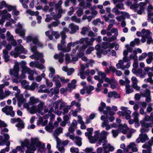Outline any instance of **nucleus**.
I'll return each instance as SVG.
<instances>
[{
	"label": "nucleus",
	"instance_id": "24",
	"mask_svg": "<svg viewBox=\"0 0 153 153\" xmlns=\"http://www.w3.org/2000/svg\"><path fill=\"white\" fill-rule=\"evenodd\" d=\"M23 71H27V73L29 74L28 76V78L29 80H33V76L34 75V72L33 70H31L30 68H29L25 69Z\"/></svg>",
	"mask_w": 153,
	"mask_h": 153
},
{
	"label": "nucleus",
	"instance_id": "28",
	"mask_svg": "<svg viewBox=\"0 0 153 153\" xmlns=\"http://www.w3.org/2000/svg\"><path fill=\"white\" fill-rule=\"evenodd\" d=\"M90 30V28L89 26L83 27L81 29L80 33L82 35H85L88 33Z\"/></svg>",
	"mask_w": 153,
	"mask_h": 153
},
{
	"label": "nucleus",
	"instance_id": "54",
	"mask_svg": "<svg viewBox=\"0 0 153 153\" xmlns=\"http://www.w3.org/2000/svg\"><path fill=\"white\" fill-rule=\"evenodd\" d=\"M88 132L85 133V136L88 137L91 136L92 135V132L93 130V128H90L87 129Z\"/></svg>",
	"mask_w": 153,
	"mask_h": 153
},
{
	"label": "nucleus",
	"instance_id": "31",
	"mask_svg": "<svg viewBox=\"0 0 153 153\" xmlns=\"http://www.w3.org/2000/svg\"><path fill=\"white\" fill-rule=\"evenodd\" d=\"M59 78V76L58 75H56L53 79V81L55 82V85L56 87L57 88H59L61 86V84L60 81L58 79Z\"/></svg>",
	"mask_w": 153,
	"mask_h": 153
},
{
	"label": "nucleus",
	"instance_id": "39",
	"mask_svg": "<svg viewBox=\"0 0 153 153\" xmlns=\"http://www.w3.org/2000/svg\"><path fill=\"white\" fill-rule=\"evenodd\" d=\"M62 70L63 71L66 72L67 73V74L68 75H71L74 71V69L73 68H71L68 69L66 66H63L62 68Z\"/></svg>",
	"mask_w": 153,
	"mask_h": 153
},
{
	"label": "nucleus",
	"instance_id": "17",
	"mask_svg": "<svg viewBox=\"0 0 153 153\" xmlns=\"http://www.w3.org/2000/svg\"><path fill=\"white\" fill-rule=\"evenodd\" d=\"M142 32L143 34L142 37L146 38L147 39V40L151 37L152 34L149 30H146L145 29H143L142 30Z\"/></svg>",
	"mask_w": 153,
	"mask_h": 153
},
{
	"label": "nucleus",
	"instance_id": "57",
	"mask_svg": "<svg viewBox=\"0 0 153 153\" xmlns=\"http://www.w3.org/2000/svg\"><path fill=\"white\" fill-rule=\"evenodd\" d=\"M18 150L22 152H24V149L21 148V147H20V146H17L15 149H13L11 152L12 153H16Z\"/></svg>",
	"mask_w": 153,
	"mask_h": 153
},
{
	"label": "nucleus",
	"instance_id": "19",
	"mask_svg": "<svg viewBox=\"0 0 153 153\" xmlns=\"http://www.w3.org/2000/svg\"><path fill=\"white\" fill-rule=\"evenodd\" d=\"M131 80L132 83V86L133 88L137 91H139L140 90V87L137 85V84L138 82V81L137 78L135 76H133L131 78Z\"/></svg>",
	"mask_w": 153,
	"mask_h": 153
},
{
	"label": "nucleus",
	"instance_id": "53",
	"mask_svg": "<svg viewBox=\"0 0 153 153\" xmlns=\"http://www.w3.org/2000/svg\"><path fill=\"white\" fill-rule=\"evenodd\" d=\"M141 95L143 97H146L151 96V92L148 89H146L144 94L141 93Z\"/></svg>",
	"mask_w": 153,
	"mask_h": 153
},
{
	"label": "nucleus",
	"instance_id": "36",
	"mask_svg": "<svg viewBox=\"0 0 153 153\" xmlns=\"http://www.w3.org/2000/svg\"><path fill=\"white\" fill-rule=\"evenodd\" d=\"M3 57L5 62H7L9 60L10 56L8 54V51L6 50H3Z\"/></svg>",
	"mask_w": 153,
	"mask_h": 153
},
{
	"label": "nucleus",
	"instance_id": "16",
	"mask_svg": "<svg viewBox=\"0 0 153 153\" xmlns=\"http://www.w3.org/2000/svg\"><path fill=\"white\" fill-rule=\"evenodd\" d=\"M30 66L31 67H35L39 69H44L45 66L42 64L39 63L38 61L31 62L30 63Z\"/></svg>",
	"mask_w": 153,
	"mask_h": 153
},
{
	"label": "nucleus",
	"instance_id": "13",
	"mask_svg": "<svg viewBox=\"0 0 153 153\" xmlns=\"http://www.w3.org/2000/svg\"><path fill=\"white\" fill-rule=\"evenodd\" d=\"M109 121L108 120L103 121L101 124V126L102 128L105 127V129L108 131L111 128H116L117 125L115 123H113L111 125L109 124Z\"/></svg>",
	"mask_w": 153,
	"mask_h": 153
},
{
	"label": "nucleus",
	"instance_id": "21",
	"mask_svg": "<svg viewBox=\"0 0 153 153\" xmlns=\"http://www.w3.org/2000/svg\"><path fill=\"white\" fill-rule=\"evenodd\" d=\"M39 100L37 98H36L33 97H30L29 100L28 104L29 105H33L39 102Z\"/></svg>",
	"mask_w": 153,
	"mask_h": 153
},
{
	"label": "nucleus",
	"instance_id": "32",
	"mask_svg": "<svg viewBox=\"0 0 153 153\" xmlns=\"http://www.w3.org/2000/svg\"><path fill=\"white\" fill-rule=\"evenodd\" d=\"M142 147L143 148L146 149V150H143L142 151V153H150L152 148L150 146H148L147 144H145L143 145Z\"/></svg>",
	"mask_w": 153,
	"mask_h": 153
},
{
	"label": "nucleus",
	"instance_id": "26",
	"mask_svg": "<svg viewBox=\"0 0 153 153\" xmlns=\"http://www.w3.org/2000/svg\"><path fill=\"white\" fill-rule=\"evenodd\" d=\"M50 119L51 120L50 122L48 125L45 127L46 130L49 132H51L52 131L54 127V126L52 125L53 122H52V120H53V119H51V118Z\"/></svg>",
	"mask_w": 153,
	"mask_h": 153
},
{
	"label": "nucleus",
	"instance_id": "23",
	"mask_svg": "<svg viewBox=\"0 0 153 153\" xmlns=\"http://www.w3.org/2000/svg\"><path fill=\"white\" fill-rule=\"evenodd\" d=\"M64 54L63 52H61L59 54H56L54 56V58L55 59H58L59 62L62 63L63 61Z\"/></svg>",
	"mask_w": 153,
	"mask_h": 153
},
{
	"label": "nucleus",
	"instance_id": "60",
	"mask_svg": "<svg viewBox=\"0 0 153 153\" xmlns=\"http://www.w3.org/2000/svg\"><path fill=\"white\" fill-rule=\"evenodd\" d=\"M29 68L26 67H23L22 68V74L20 76V78L22 79L25 78L26 77V76L25 75V74L26 73H27V71H23L24 69L26 68Z\"/></svg>",
	"mask_w": 153,
	"mask_h": 153
},
{
	"label": "nucleus",
	"instance_id": "46",
	"mask_svg": "<svg viewBox=\"0 0 153 153\" xmlns=\"http://www.w3.org/2000/svg\"><path fill=\"white\" fill-rule=\"evenodd\" d=\"M125 86L126 93L129 94L133 92V90L130 85L128 84H127Z\"/></svg>",
	"mask_w": 153,
	"mask_h": 153
},
{
	"label": "nucleus",
	"instance_id": "15",
	"mask_svg": "<svg viewBox=\"0 0 153 153\" xmlns=\"http://www.w3.org/2000/svg\"><path fill=\"white\" fill-rule=\"evenodd\" d=\"M16 97L17 99L19 107H21L23 104L24 105L25 103H26V100L23 98L22 95H20L18 96L17 95H16Z\"/></svg>",
	"mask_w": 153,
	"mask_h": 153
},
{
	"label": "nucleus",
	"instance_id": "38",
	"mask_svg": "<svg viewBox=\"0 0 153 153\" xmlns=\"http://www.w3.org/2000/svg\"><path fill=\"white\" fill-rule=\"evenodd\" d=\"M60 22L59 20L52 22L51 24L48 25V28H51L53 27H56L60 24Z\"/></svg>",
	"mask_w": 153,
	"mask_h": 153
},
{
	"label": "nucleus",
	"instance_id": "43",
	"mask_svg": "<svg viewBox=\"0 0 153 153\" xmlns=\"http://www.w3.org/2000/svg\"><path fill=\"white\" fill-rule=\"evenodd\" d=\"M18 123L16 126L18 127V130L24 128V124L23 122L20 118V120L18 121Z\"/></svg>",
	"mask_w": 153,
	"mask_h": 153
},
{
	"label": "nucleus",
	"instance_id": "9",
	"mask_svg": "<svg viewBox=\"0 0 153 153\" xmlns=\"http://www.w3.org/2000/svg\"><path fill=\"white\" fill-rule=\"evenodd\" d=\"M2 111L7 115L13 117L15 115V112L13 111V108L12 106H6L2 109Z\"/></svg>",
	"mask_w": 153,
	"mask_h": 153
},
{
	"label": "nucleus",
	"instance_id": "42",
	"mask_svg": "<svg viewBox=\"0 0 153 153\" xmlns=\"http://www.w3.org/2000/svg\"><path fill=\"white\" fill-rule=\"evenodd\" d=\"M59 90L58 89L52 88L50 89V92H49V96L51 97L53 95V94H58L59 93Z\"/></svg>",
	"mask_w": 153,
	"mask_h": 153
},
{
	"label": "nucleus",
	"instance_id": "6",
	"mask_svg": "<svg viewBox=\"0 0 153 153\" xmlns=\"http://www.w3.org/2000/svg\"><path fill=\"white\" fill-rule=\"evenodd\" d=\"M108 132L104 130L102 131L101 133H100V137L98 140V142L97 144V146H99L100 144H101L102 140H104V142L103 143V146L105 144L107 143V141L105 139L106 138V137L108 136Z\"/></svg>",
	"mask_w": 153,
	"mask_h": 153
},
{
	"label": "nucleus",
	"instance_id": "58",
	"mask_svg": "<svg viewBox=\"0 0 153 153\" xmlns=\"http://www.w3.org/2000/svg\"><path fill=\"white\" fill-rule=\"evenodd\" d=\"M62 4V1L61 0H59L58 3L55 5V8L56 10H58L59 9L61 8V5Z\"/></svg>",
	"mask_w": 153,
	"mask_h": 153
},
{
	"label": "nucleus",
	"instance_id": "11",
	"mask_svg": "<svg viewBox=\"0 0 153 153\" xmlns=\"http://www.w3.org/2000/svg\"><path fill=\"white\" fill-rule=\"evenodd\" d=\"M19 65L18 63H16L13 69L10 70V74L12 76H13L15 77H17L19 75Z\"/></svg>",
	"mask_w": 153,
	"mask_h": 153
},
{
	"label": "nucleus",
	"instance_id": "52",
	"mask_svg": "<svg viewBox=\"0 0 153 153\" xmlns=\"http://www.w3.org/2000/svg\"><path fill=\"white\" fill-rule=\"evenodd\" d=\"M121 110L123 111L125 114H130L131 113V111L130 110L128 109V108L126 107L122 106L120 108Z\"/></svg>",
	"mask_w": 153,
	"mask_h": 153
},
{
	"label": "nucleus",
	"instance_id": "30",
	"mask_svg": "<svg viewBox=\"0 0 153 153\" xmlns=\"http://www.w3.org/2000/svg\"><path fill=\"white\" fill-rule=\"evenodd\" d=\"M128 148L131 149L132 151L134 152H137L138 150L137 146L134 143H131L127 146Z\"/></svg>",
	"mask_w": 153,
	"mask_h": 153
},
{
	"label": "nucleus",
	"instance_id": "25",
	"mask_svg": "<svg viewBox=\"0 0 153 153\" xmlns=\"http://www.w3.org/2000/svg\"><path fill=\"white\" fill-rule=\"evenodd\" d=\"M153 60V52H149L148 54V58L146 59V62L148 64H150Z\"/></svg>",
	"mask_w": 153,
	"mask_h": 153
},
{
	"label": "nucleus",
	"instance_id": "1",
	"mask_svg": "<svg viewBox=\"0 0 153 153\" xmlns=\"http://www.w3.org/2000/svg\"><path fill=\"white\" fill-rule=\"evenodd\" d=\"M25 150V147L27 148L25 151L26 153H34L36 150V148H39L38 152L41 153H43L46 150L45 144L42 143L38 138L32 137L30 143L29 140L27 139H25L21 142V146H20Z\"/></svg>",
	"mask_w": 153,
	"mask_h": 153
},
{
	"label": "nucleus",
	"instance_id": "8",
	"mask_svg": "<svg viewBox=\"0 0 153 153\" xmlns=\"http://www.w3.org/2000/svg\"><path fill=\"white\" fill-rule=\"evenodd\" d=\"M15 25L18 27L15 30L16 33L17 34H19L22 38H24L26 30L22 28V25L20 22H19L17 24Z\"/></svg>",
	"mask_w": 153,
	"mask_h": 153
},
{
	"label": "nucleus",
	"instance_id": "49",
	"mask_svg": "<svg viewBox=\"0 0 153 153\" xmlns=\"http://www.w3.org/2000/svg\"><path fill=\"white\" fill-rule=\"evenodd\" d=\"M21 83L23 88L28 89L29 85L26 80H24L21 82Z\"/></svg>",
	"mask_w": 153,
	"mask_h": 153
},
{
	"label": "nucleus",
	"instance_id": "18",
	"mask_svg": "<svg viewBox=\"0 0 153 153\" xmlns=\"http://www.w3.org/2000/svg\"><path fill=\"white\" fill-rule=\"evenodd\" d=\"M56 141L57 142L56 148L61 153H64L65 152V149L64 147L61 146V141L58 137H56Z\"/></svg>",
	"mask_w": 153,
	"mask_h": 153
},
{
	"label": "nucleus",
	"instance_id": "2",
	"mask_svg": "<svg viewBox=\"0 0 153 153\" xmlns=\"http://www.w3.org/2000/svg\"><path fill=\"white\" fill-rule=\"evenodd\" d=\"M60 100H58L52 103L49 106V111L48 109H44V111L45 114L43 112L41 113V115H44L43 116L44 119H46L48 118L49 117H51V119H54L55 116L52 113V112L54 111V110H58V108L60 106Z\"/></svg>",
	"mask_w": 153,
	"mask_h": 153
},
{
	"label": "nucleus",
	"instance_id": "55",
	"mask_svg": "<svg viewBox=\"0 0 153 153\" xmlns=\"http://www.w3.org/2000/svg\"><path fill=\"white\" fill-rule=\"evenodd\" d=\"M54 9L53 7H49V6L46 5L43 8V10L45 12H47L48 11L49 12L52 11Z\"/></svg>",
	"mask_w": 153,
	"mask_h": 153
},
{
	"label": "nucleus",
	"instance_id": "41",
	"mask_svg": "<svg viewBox=\"0 0 153 153\" xmlns=\"http://www.w3.org/2000/svg\"><path fill=\"white\" fill-rule=\"evenodd\" d=\"M62 128H59L56 129L54 132L53 135L55 137L56 140V137H57V136L60 133H61L62 132Z\"/></svg>",
	"mask_w": 153,
	"mask_h": 153
},
{
	"label": "nucleus",
	"instance_id": "48",
	"mask_svg": "<svg viewBox=\"0 0 153 153\" xmlns=\"http://www.w3.org/2000/svg\"><path fill=\"white\" fill-rule=\"evenodd\" d=\"M107 111H104L103 113L105 114H107L108 113V114L111 116H113L114 114V113L113 111H110L111 110V108L110 107L108 106L107 107Z\"/></svg>",
	"mask_w": 153,
	"mask_h": 153
},
{
	"label": "nucleus",
	"instance_id": "64",
	"mask_svg": "<svg viewBox=\"0 0 153 153\" xmlns=\"http://www.w3.org/2000/svg\"><path fill=\"white\" fill-rule=\"evenodd\" d=\"M66 103L63 102L62 100H60L59 109L60 110H61L64 107L66 106Z\"/></svg>",
	"mask_w": 153,
	"mask_h": 153
},
{
	"label": "nucleus",
	"instance_id": "59",
	"mask_svg": "<svg viewBox=\"0 0 153 153\" xmlns=\"http://www.w3.org/2000/svg\"><path fill=\"white\" fill-rule=\"evenodd\" d=\"M147 54L146 53H142L139 56L138 58V60L139 61H142L145 59L147 56Z\"/></svg>",
	"mask_w": 153,
	"mask_h": 153
},
{
	"label": "nucleus",
	"instance_id": "62",
	"mask_svg": "<svg viewBox=\"0 0 153 153\" xmlns=\"http://www.w3.org/2000/svg\"><path fill=\"white\" fill-rule=\"evenodd\" d=\"M70 151L72 153H79L78 149L75 147L71 148Z\"/></svg>",
	"mask_w": 153,
	"mask_h": 153
},
{
	"label": "nucleus",
	"instance_id": "20",
	"mask_svg": "<svg viewBox=\"0 0 153 153\" xmlns=\"http://www.w3.org/2000/svg\"><path fill=\"white\" fill-rule=\"evenodd\" d=\"M69 27L70 28L71 31L70 33L71 34L75 33L77 30L79 29V27L78 26L75 25L73 23H71L69 25Z\"/></svg>",
	"mask_w": 153,
	"mask_h": 153
},
{
	"label": "nucleus",
	"instance_id": "63",
	"mask_svg": "<svg viewBox=\"0 0 153 153\" xmlns=\"http://www.w3.org/2000/svg\"><path fill=\"white\" fill-rule=\"evenodd\" d=\"M52 36H54L55 39H57L60 37V34L58 32L53 31L52 33Z\"/></svg>",
	"mask_w": 153,
	"mask_h": 153
},
{
	"label": "nucleus",
	"instance_id": "44",
	"mask_svg": "<svg viewBox=\"0 0 153 153\" xmlns=\"http://www.w3.org/2000/svg\"><path fill=\"white\" fill-rule=\"evenodd\" d=\"M76 82V81L75 79L73 80L71 83L68 84V88L73 89L75 88L76 85L75 84Z\"/></svg>",
	"mask_w": 153,
	"mask_h": 153
},
{
	"label": "nucleus",
	"instance_id": "45",
	"mask_svg": "<svg viewBox=\"0 0 153 153\" xmlns=\"http://www.w3.org/2000/svg\"><path fill=\"white\" fill-rule=\"evenodd\" d=\"M82 138L79 137H76L74 141L77 145L79 146H81L82 144Z\"/></svg>",
	"mask_w": 153,
	"mask_h": 153
},
{
	"label": "nucleus",
	"instance_id": "5",
	"mask_svg": "<svg viewBox=\"0 0 153 153\" xmlns=\"http://www.w3.org/2000/svg\"><path fill=\"white\" fill-rule=\"evenodd\" d=\"M27 42H32L33 44L36 45L39 47L42 48L43 47V44L39 40L37 36H28L26 39Z\"/></svg>",
	"mask_w": 153,
	"mask_h": 153
},
{
	"label": "nucleus",
	"instance_id": "14",
	"mask_svg": "<svg viewBox=\"0 0 153 153\" xmlns=\"http://www.w3.org/2000/svg\"><path fill=\"white\" fill-rule=\"evenodd\" d=\"M43 56V55L42 53H34V55L30 56V57L32 59H35L36 60L40 59V62L42 63H44L45 62V60L42 58Z\"/></svg>",
	"mask_w": 153,
	"mask_h": 153
},
{
	"label": "nucleus",
	"instance_id": "47",
	"mask_svg": "<svg viewBox=\"0 0 153 153\" xmlns=\"http://www.w3.org/2000/svg\"><path fill=\"white\" fill-rule=\"evenodd\" d=\"M39 85L36 82L33 83L31 85H29L28 89L31 90H34L36 88L38 87Z\"/></svg>",
	"mask_w": 153,
	"mask_h": 153
},
{
	"label": "nucleus",
	"instance_id": "61",
	"mask_svg": "<svg viewBox=\"0 0 153 153\" xmlns=\"http://www.w3.org/2000/svg\"><path fill=\"white\" fill-rule=\"evenodd\" d=\"M66 36L65 34L63 32H62L61 33V38H62V40L61 41V44L62 45L64 44L65 43V39L66 38Z\"/></svg>",
	"mask_w": 153,
	"mask_h": 153
},
{
	"label": "nucleus",
	"instance_id": "3",
	"mask_svg": "<svg viewBox=\"0 0 153 153\" xmlns=\"http://www.w3.org/2000/svg\"><path fill=\"white\" fill-rule=\"evenodd\" d=\"M27 52V51L21 45L19 46L16 47L14 51H11L10 54L11 56L16 58L19 56V54L21 53L26 54Z\"/></svg>",
	"mask_w": 153,
	"mask_h": 153
},
{
	"label": "nucleus",
	"instance_id": "34",
	"mask_svg": "<svg viewBox=\"0 0 153 153\" xmlns=\"http://www.w3.org/2000/svg\"><path fill=\"white\" fill-rule=\"evenodd\" d=\"M141 132V133L140 134V138H141V142L144 143L146 140H148L149 138L146 134H143L144 133H145L146 132Z\"/></svg>",
	"mask_w": 153,
	"mask_h": 153
},
{
	"label": "nucleus",
	"instance_id": "12",
	"mask_svg": "<svg viewBox=\"0 0 153 153\" xmlns=\"http://www.w3.org/2000/svg\"><path fill=\"white\" fill-rule=\"evenodd\" d=\"M30 106L29 105V104L25 103L24 105V107L26 108L31 114H33L38 112L37 107L36 105H32L30 107H29Z\"/></svg>",
	"mask_w": 153,
	"mask_h": 153
},
{
	"label": "nucleus",
	"instance_id": "10",
	"mask_svg": "<svg viewBox=\"0 0 153 153\" xmlns=\"http://www.w3.org/2000/svg\"><path fill=\"white\" fill-rule=\"evenodd\" d=\"M95 134L94 136L92 135L88 137L89 142L91 143H94L98 140L100 136V131H97L94 132Z\"/></svg>",
	"mask_w": 153,
	"mask_h": 153
},
{
	"label": "nucleus",
	"instance_id": "50",
	"mask_svg": "<svg viewBox=\"0 0 153 153\" xmlns=\"http://www.w3.org/2000/svg\"><path fill=\"white\" fill-rule=\"evenodd\" d=\"M139 115L137 111H135L132 114V116L134 118V121L137 122L138 121V117Z\"/></svg>",
	"mask_w": 153,
	"mask_h": 153
},
{
	"label": "nucleus",
	"instance_id": "33",
	"mask_svg": "<svg viewBox=\"0 0 153 153\" xmlns=\"http://www.w3.org/2000/svg\"><path fill=\"white\" fill-rule=\"evenodd\" d=\"M81 111V108H79L75 109L74 110H71L69 112V115L70 116L72 115L74 117L77 116L78 112H79Z\"/></svg>",
	"mask_w": 153,
	"mask_h": 153
},
{
	"label": "nucleus",
	"instance_id": "56",
	"mask_svg": "<svg viewBox=\"0 0 153 153\" xmlns=\"http://www.w3.org/2000/svg\"><path fill=\"white\" fill-rule=\"evenodd\" d=\"M71 19L72 21L76 23H79L80 22L81 20L79 18H78L76 16H72Z\"/></svg>",
	"mask_w": 153,
	"mask_h": 153
},
{
	"label": "nucleus",
	"instance_id": "27",
	"mask_svg": "<svg viewBox=\"0 0 153 153\" xmlns=\"http://www.w3.org/2000/svg\"><path fill=\"white\" fill-rule=\"evenodd\" d=\"M114 149V148L113 146L108 144L104 149V153H109L110 151H113Z\"/></svg>",
	"mask_w": 153,
	"mask_h": 153
},
{
	"label": "nucleus",
	"instance_id": "29",
	"mask_svg": "<svg viewBox=\"0 0 153 153\" xmlns=\"http://www.w3.org/2000/svg\"><path fill=\"white\" fill-rule=\"evenodd\" d=\"M78 45V42L77 41L75 42H70L68 44L67 48L65 49V52H68L71 50V47H74L76 45Z\"/></svg>",
	"mask_w": 153,
	"mask_h": 153
},
{
	"label": "nucleus",
	"instance_id": "51",
	"mask_svg": "<svg viewBox=\"0 0 153 153\" xmlns=\"http://www.w3.org/2000/svg\"><path fill=\"white\" fill-rule=\"evenodd\" d=\"M26 13L31 16L35 15L36 16H37L39 14V12L37 11H36L35 12L30 10H27L26 11Z\"/></svg>",
	"mask_w": 153,
	"mask_h": 153
},
{
	"label": "nucleus",
	"instance_id": "35",
	"mask_svg": "<svg viewBox=\"0 0 153 153\" xmlns=\"http://www.w3.org/2000/svg\"><path fill=\"white\" fill-rule=\"evenodd\" d=\"M119 128L120 130H122V132L124 134H126L127 130L129 129V128L126 124H124L123 125H120Z\"/></svg>",
	"mask_w": 153,
	"mask_h": 153
},
{
	"label": "nucleus",
	"instance_id": "40",
	"mask_svg": "<svg viewBox=\"0 0 153 153\" xmlns=\"http://www.w3.org/2000/svg\"><path fill=\"white\" fill-rule=\"evenodd\" d=\"M124 61L123 60H120L118 63L116 64V66L118 69H121L124 70Z\"/></svg>",
	"mask_w": 153,
	"mask_h": 153
},
{
	"label": "nucleus",
	"instance_id": "22",
	"mask_svg": "<svg viewBox=\"0 0 153 153\" xmlns=\"http://www.w3.org/2000/svg\"><path fill=\"white\" fill-rule=\"evenodd\" d=\"M108 96L109 98H112L114 97V98H119L120 97V95L117 94L116 91H110L108 92Z\"/></svg>",
	"mask_w": 153,
	"mask_h": 153
},
{
	"label": "nucleus",
	"instance_id": "37",
	"mask_svg": "<svg viewBox=\"0 0 153 153\" xmlns=\"http://www.w3.org/2000/svg\"><path fill=\"white\" fill-rule=\"evenodd\" d=\"M45 106L44 102L41 101L40 103L37 106V109L38 111V113H40L41 111L43 110V108Z\"/></svg>",
	"mask_w": 153,
	"mask_h": 153
},
{
	"label": "nucleus",
	"instance_id": "4",
	"mask_svg": "<svg viewBox=\"0 0 153 153\" xmlns=\"http://www.w3.org/2000/svg\"><path fill=\"white\" fill-rule=\"evenodd\" d=\"M150 117L146 115L143 120L140 121V124L142 125V128L140 130L141 132H147L149 131V128L150 126V124L146 123L150 120Z\"/></svg>",
	"mask_w": 153,
	"mask_h": 153
},
{
	"label": "nucleus",
	"instance_id": "7",
	"mask_svg": "<svg viewBox=\"0 0 153 153\" xmlns=\"http://www.w3.org/2000/svg\"><path fill=\"white\" fill-rule=\"evenodd\" d=\"M104 81L105 82L108 83L110 84V87L112 89H115L118 86L117 82L114 78H109L106 77Z\"/></svg>",
	"mask_w": 153,
	"mask_h": 153
}]
</instances>
